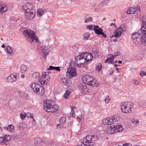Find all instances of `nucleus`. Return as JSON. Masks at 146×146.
<instances>
[{"label": "nucleus", "instance_id": "1", "mask_svg": "<svg viewBox=\"0 0 146 146\" xmlns=\"http://www.w3.org/2000/svg\"><path fill=\"white\" fill-rule=\"evenodd\" d=\"M119 119L120 117L118 115H114L103 120V122L104 124L111 125V126L107 129V132L108 134H113L121 132L123 130V128L122 125L114 123Z\"/></svg>", "mask_w": 146, "mask_h": 146}, {"label": "nucleus", "instance_id": "2", "mask_svg": "<svg viewBox=\"0 0 146 146\" xmlns=\"http://www.w3.org/2000/svg\"><path fill=\"white\" fill-rule=\"evenodd\" d=\"M93 58L92 54L87 52H83L81 54L75 57V62L78 68L84 66L85 63H89Z\"/></svg>", "mask_w": 146, "mask_h": 146}, {"label": "nucleus", "instance_id": "3", "mask_svg": "<svg viewBox=\"0 0 146 146\" xmlns=\"http://www.w3.org/2000/svg\"><path fill=\"white\" fill-rule=\"evenodd\" d=\"M82 80L84 83L91 86L92 87H97L99 84L98 82L96 81L93 77L89 75L83 76Z\"/></svg>", "mask_w": 146, "mask_h": 146}, {"label": "nucleus", "instance_id": "4", "mask_svg": "<svg viewBox=\"0 0 146 146\" xmlns=\"http://www.w3.org/2000/svg\"><path fill=\"white\" fill-rule=\"evenodd\" d=\"M98 139L96 135H88L86 137L81 140V143L84 145L92 146L94 145V141Z\"/></svg>", "mask_w": 146, "mask_h": 146}, {"label": "nucleus", "instance_id": "5", "mask_svg": "<svg viewBox=\"0 0 146 146\" xmlns=\"http://www.w3.org/2000/svg\"><path fill=\"white\" fill-rule=\"evenodd\" d=\"M23 34L27 38L28 41L32 42L35 40L36 42H38V40L36 37V36L33 31L29 29L26 30L23 32Z\"/></svg>", "mask_w": 146, "mask_h": 146}, {"label": "nucleus", "instance_id": "6", "mask_svg": "<svg viewBox=\"0 0 146 146\" xmlns=\"http://www.w3.org/2000/svg\"><path fill=\"white\" fill-rule=\"evenodd\" d=\"M44 109L48 112L54 113L58 110V106L56 105H53L48 100H46L44 103Z\"/></svg>", "mask_w": 146, "mask_h": 146}, {"label": "nucleus", "instance_id": "7", "mask_svg": "<svg viewBox=\"0 0 146 146\" xmlns=\"http://www.w3.org/2000/svg\"><path fill=\"white\" fill-rule=\"evenodd\" d=\"M31 87L34 92L40 96H42L44 93V89L42 86H40L37 83H33Z\"/></svg>", "mask_w": 146, "mask_h": 146}, {"label": "nucleus", "instance_id": "8", "mask_svg": "<svg viewBox=\"0 0 146 146\" xmlns=\"http://www.w3.org/2000/svg\"><path fill=\"white\" fill-rule=\"evenodd\" d=\"M143 20L144 21L142 23V26L140 31L142 35L141 41L143 44L146 46V18H144Z\"/></svg>", "mask_w": 146, "mask_h": 146}, {"label": "nucleus", "instance_id": "9", "mask_svg": "<svg viewBox=\"0 0 146 146\" xmlns=\"http://www.w3.org/2000/svg\"><path fill=\"white\" fill-rule=\"evenodd\" d=\"M131 104H127L126 103H121V107L122 111L125 113H130L131 111V109L133 105V104L131 103Z\"/></svg>", "mask_w": 146, "mask_h": 146}, {"label": "nucleus", "instance_id": "10", "mask_svg": "<svg viewBox=\"0 0 146 146\" xmlns=\"http://www.w3.org/2000/svg\"><path fill=\"white\" fill-rule=\"evenodd\" d=\"M76 72V69L72 67L71 64L70 63L68 68L67 72L66 73V76L70 78H72L73 76L75 77L77 75Z\"/></svg>", "mask_w": 146, "mask_h": 146}, {"label": "nucleus", "instance_id": "11", "mask_svg": "<svg viewBox=\"0 0 146 146\" xmlns=\"http://www.w3.org/2000/svg\"><path fill=\"white\" fill-rule=\"evenodd\" d=\"M49 79V76L46 74V72H42V75L39 78L38 82L41 84L44 85L48 82Z\"/></svg>", "mask_w": 146, "mask_h": 146}, {"label": "nucleus", "instance_id": "12", "mask_svg": "<svg viewBox=\"0 0 146 146\" xmlns=\"http://www.w3.org/2000/svg\"><path fill=\"white\" fill-rule=\"evenodd\" d=\"M35 14V11L34 9L27 10L26 11L25 15L26 18L30 20L32 19L34 17Z\"/></svg>", "mask_w": 146, "mask_h": 146}, {"label": "nucleus", "instance_id": "13", "mask_svg": "<svg viewBox=\"0 0 146 146\" xmlns=\"http://www.w3.org/2000/svg\"><path fill=\"white\" fill-rule=\"evenodd\" d=\"M18 76L17 73H14L8 77L7 80L9 82H13L17 80Z\"/></svg>", "mask_w": 146, "mask_h": 146}, {"label": "nucleus", "instance_id": "14", "mask_svg": "<svg viewBox=\"0 0 146 146\" xmlns=\"http://www.w3.org/2000/svg\"><path fill=\"white\" fill-rule=\"evenodd\" d=\"M93 29L98 35H101L103 31V29L98 25H93Z\"/></svg>", "mask_w": 146, "mask_h": 146}, {"label": "nucleus", "instance_id": "15", "mask_svg": "<svg viewBox=\"0 0 146 146\" xmlns=\"http://www.w3.org/2000/svg\"><path fill=\"white\" fill-rule=\"evenodd\" d=\"M42 53L43 54V58L46 60V56L49 54L48 48L46 46H43L42 47Z\"/></svg>", "mask_w": 146, "mask_h": 146}, {"label": "nucleus", "instance_id": "16", "mask_svg": "<svg viewBox=\"0 0 146 146\" xmlns=\"http://www.w3.org/2000/svg\"><path fill=\"white\" fill-rule=\"evenodd\" d=\"M142 35L139 31H138V32L133 33L132 35V38L134 40L140 37H141V39H142Z\"/></svg>", "mask_w": 146, "mask_h": 146}, {"label": "nucleus", "instance_id": "17", "mask_svg": "<svg viewBox=\"0 0 146 146\" xmlns=\"http://www.w3.org/2000/svg\"><path fill=\"white\" fill-rule=\"evenodd\" d=\"M137 11V9L136 7H130L127 10L126 13L127 14H131L134 13Z\"/></svg>", "mask_w": 146, "mask_h": 146}, {"label": "nucleus", "instance_id": "18", "mask_svg": "<svg viewBox=\"0 0 146 146\" xmlns=\"http://www.w3.org/2000/svg\"><path fill=\"white\" fill-rule=\"evenodd\" d=\"M46 11L44 9H42L41 8L38 9L37 11V15L38 16L41 17L44 13H46Z\"/></svg>", "mask_w": 146, "mask_h": 146}, {"label": "nucleus", "instance_id": "19", "mask_svg": "<svg viewBox=\"0 0 146 146\" xmlns=\"http://www.w3.org/2000/svg\"><path fill=\"white\" fill-rule=\"evenodd\" d=\"M8 10L7 7L5 5H1L0 3V13L5 12Z\"/></svg>", "mask_w": 146, "mask_h": 146}, {"label": "nucleus", "instance_id": "20", "mask_svg": "<svg viewBox=\"0 0 146 146\" xmlns=\"http://www.w3.org/2000/svg\"><path fill=\"white\" fill-rule=\"evenodd\" d=\"M79 88L84 92H86L88 90V89L87 88L86 86L82 84H80L79 85Z\"/></svg>", "mask_w": 146, "mask_h": 146}, {"label": "nucleus", "instance_id": "21", "mask_svg": "<svg viewBox=\"0 0 146 146\" xmlns=\"http://www.w3.org/2000/svg\"><path fill=\"white\" fill-rule=\"evenodd\" d=\"M117 29H119L118 31L120 32V34H122L124 31H125L126 30L125 25H121Z\"/></svg>", "mask_w": 146, "mask_h": 146}, {"label": "nucleus", "instance_id": "22", "mask_svg": "<svg viewBox=\"0 0 146 146\" xmlns=\"http://www.w3.org/2000/svg\"><path fill=\"white\" fill-rule=\"evenodd\" d=\"M5 129L9 131H13L14 129V127L12 125H9L8 127H4Z\"/></svg>", "mask_w": 146, "mask_h": 146}, {"label": "nucleus", "instance_id": "23", "mask_svg": "<svg viewBox=\"0 0 146 146\" xmlns=\"http://www.w3.org/2000/svg\"><path fill=\"white\" fill-rule=\"evenodd\" d=\"M71 92L69 90H67L64 94L63 96L64 98L65 99H68L70 97Z\"/></svg>", "mask_w": 146, "mask_h": 146}, {"label": "nucleus", "instance_id": "24", "mask_svg": "<svg viewBox=\"0 0 146 146\" xmlns=\"http://www.w3.org/2000/svg\"><path fill=\"white\" fill-rule=\"evenodd\" d=\"M3 138L5 143H6V145L7 144V141H9L11 139L10 136L9 135H5Z\"/></svg>", "mask_w": 146, "mask_h": 146}, {"label": "nucleus", "instance_id": "25", "mask_svg": "<svg viewBox=\"0 0 146 146\" xmlns=\"http://www.w3.org/2000/svg\"><path fill=\"white\" fill-rule=\"evenodd\" d=\"M47 70H55L57 71H60V68L59 67H54L50 66H49V68H48Z\"/></svg>", "mask_w": 146, "mask_h": 146}, {"label": "nucleus", "instance_id": "26", "mask_svg": "<svg viewBox=\"0 0 146 146\" xmlns=\"http://www.w3.org/2000/svg\"><path fill=\"white\" fill-rule=\"evenodd\" d=\"M27 70V66L24 64L21 65L20 68V71L21 73H24Z\"/></svg>", "mask_w": 146, "mask_h": 146}, {"label": "nucleus", "instance_id": "27", "mask_svg": "<svg viewBox=\"0 0 146 146\" xmlns=\"http://www.w3.org/2000/svg\"><path fill=\"white\" fill-rule=\"evenodd\" d=\"M119 29H117L115 31V34L114 36L115 37H119L122 34H120V32L118 31Z\"/></svg>", "mask_w": 146, "mask_h": 146}, {"label": "nucleus", "instance_id": "28", "mask_svg": "<svg viewBox=\"0 0 146 146\" xmlns=\"http://www.w3.org/2000/svg\"><path fill=\"white\" fill-rule=\"evenodd\" d=\"M25 4L28 9L30 11H31V10L32 9H33V5L32 4H31L30 3H27Z\"/></svg>", "mask_w": 146, "mask_h": 146}, {"label": "nucleus", "instance_id": "29", "mask_svg": "<svg viewBox=\"0 0 146 146\" xmlns=\"http://www.w3.org/2000/svg\"><path fill=\"white\" fill-rule=\"evenodd\" d=\"M108 56H110V57L107 58L105 61V62L109 61L110 60H111V59H114L115 57L114 55V56H113L112 54H110L108 55Z\"/></svg>", "mask_w": 146, "mask_h": 146}, {"label": "nucleus", "instance_id": "30", "mask_svg": "<svg viewBox=\"0 0 146 146\" xmlns=\"http://www.w3.org/2000/svg\"><path fill=\"white\" fill-rule=\"evenodd\" d=\"M102 68V65L101 63H99L96 67V70L98 72L100 71Z\"/></svg>", "mask_w": 146, "mask_h": 146}, {"label": "nucleus", "instance_id": "31", "mask_svg": "<svg viewBox=\"0 0 146 146\" xmlns=\"http://www.w3.org/2000/svg\"><path fill=\"white\" fill-rule=\"evenodd\" d=\"M92 19H93L92 17H88L85 18L84 22L85 23L89 22L90 21H92Z\"/></svg>", "mask_w": 146, "mask_h": 146}, {"label": "nucleus", "instance_id": "32", "mask_svg": "<svg viewBox=\"0 0 146 146\" xmlns=\"http://www.w3.org/2000/svg\"><path fill=\"white\" fill-rule=\"evenodd\" d=\"M71 109H72V111H71V113L70 114V115L72 117H75V115L74 114L75 112L74 110H73V109L76 108V107L75 106H72L71 107Z\"/></svg>", "mask_w": 146, "mask_h": 146}, {"label": "nucleus", "instance_id": "33", "mask_svg": "<svg viewBox=\"0 0 146 146\" xmlns=\"http://www.w3.org/2000/svg\"><path fill=\"white\" fill-rule=\"evenodd\" d=\"M39 74L38 72L34 73L33 74V77L34 78H37L39 77Z\"/></svg>", "mask_w": 146, "mask_h": 146}, {"label": "nucleus", "instance_id": "34", "mask_svg": "<svg viewBox=\"0 0 146 146\" xmlns=\"http://www.w3.org/2000/svg\"><path fill=\"white\" fill-rule=\"evenodd\" d=\"M131 122L134 124H138L139 123V121L138 119H135L134 118L132 119Z\"/></svg>", "mask_w": 146, "mask_h": 146}, {"label": "nucleus", "instance_id": "35", "mask_svg": "<svg viewBox=\"0 0 146 146\" xmlns=\"http://www.w3.org/2000/svg\"><path fill=\"white\" fill-rule=\"evenodd\" d=\"M6 49L7 52L9 54H11L13 52V50L10 46H8Z\"/></svg>", "mask_w": 146, "mask_h": 146}, {"label": "nucleus", "instance_id": "36", "mask_svg": "<svg viewBox=\"0 0 146 146\" xmlns=\"http://www.w3.org/2000/svg\"><path fill=\"white\" fill-rule=\"evenodd\" d=\"M90 36L89 33H86L83 35L85 39L87 40Z\"/></svg>", "mask_w": 146, "mask_h": 146}, {"label": "nucleus", "instance_id": "37", "mask_svg": "<svg viewBox=\"0 0 146 146\" xmlns=\"http://www.w3.org/2000/svg\"><path fill=\"white\" fill-rule=\"evenodd\" d=\"M26 115V113L24 112H22L21 114H20V117L21 119L22 120H23L25 119Z\"/></svg>", "mask_w": 146, "mask_h": 146}, {"label": "nucleus", "instance_id": "38", "mask_svg": "<svg viewBox=\"0 0 146 146\" xmlns=\"http://www.w3.org/2000/svg\"><path fill=\"white\" fill-rule=\"evenodd\" d=\"M66 119L65 117H62L60 119V122L62 124H63L66 121Z\"/></svg>", "mask_w": 146, "mask_h": 146}, {"label": "nucleus", "instance_id": "39", "mask_svg": "<svg viewBox=\"0 0 146 146\" xmlns=\"http://www.w3.org/2000/svg\"><path fill=\"white\" fill-rule=\"evenodd\" d=\"M3 137H0V144L1 145H6V143H5Z\"/></svg>", "mask_w": 146, "mask_h": 146}, {"label": "nucleus", "instance_id": "40", "mask_svg": "<svg viewBox=\"0 0 146 146\" xmlns=\"http://www.w3.org/2000/svg\"><path fill=\"white\" fill-rule=\"evenodd\" d=\"M110 100V98L109 96H107L105 99V101L106 103H108Z\"/></svg>", "mask_w": 146, "mask_h": 146}, {"label": "nucleus", "instance_id": "41", "mask_svg": "<svg viewBox=\"0 0 146 146\" xmlns=\"http://www.w3.org/2000/svg\"><path fill=\"white\" fill-rule=\"evenodd\" d=\"M71 82L70 80H67L66 82V83L64 84L65 85L67 86H70V84H71Z\"/></svg>", "mask_w": 146, "mask_h": 146}, {"label": "nucleus", "instance_id": "42", "mask_svg": "<svg viewBox=\"0 0 146 146\" xmlns=\"http://www.w3.org/2000/svg\"><path fill=\"white\" fill-rule=\"evenodd\" d=\"M67 80L68 79L66 78H62L61 79V82L63 83V84L64 85L66 83V82Z\"/></svg>", "mask_w": 146, "mask_h": 146}, {"label": "nucleus", "instance_id": "43", "mask_svg": "<svg viewBox=\"0 0 146 146\" xmlns=\"http://www.w3.org/2000/svg\"><path fill=\"white\" fill-rule=\"evenodd\" d=\"M26 116L29 118H31L33 119V116L32 113H28L26 115Z\"/></svg>", "mask_w": 146, "mask_h": 146}, {"label": "nucleus", "instance_id": "44", "mask_svg": "<svg viewBox=\"0 0 146 146\" xmlns=\"http://www.w3.org/2000/svg\"><path fill=\"white\" fill-rule=\"evenodd\" d=\"M22 9L23 10L25 11V13L26 12V11H27V10H29V9H28L27 8L26 4L22 7Z\"/></svg>", "mask_w": 146, "mask_h": 146}, {"label": "nucleus", "instance_id": "45", "mask_svg": "<svg viewBox=\"0 0 146 146\" xmlns=\"http://www.w3.org/2000/svg\"><path fill=\"white\" fill-rule=\"evenodd\" d=\"M87 28L90 30H93V26L92 25H88L86 26Z\"/></svg>", "mask_w": 146, "mask_h": 146}, {"label": "nucleus", "instance_id": "46", "mask_svg": "<svg viewBox=\"0 0 146 146\" xmlns=\"http://www.w3.org/2000/svg\"><path fill=\"white\" fill-rule=\"evenodd\" d=\"M57 129H60L63 127V125L58 124L57 125Z\"/></svg>", "mask_w": 146, "mask_h": 146}, {"label": "nucleus", "instance_id": "47", "mask_svg": "<svg viewBox=\"0 0 146 146\" xmlns=\"http://www.w3.org/2000/svg\"><path fill=\"white\" fill-rule=\"evenodd\" d=\"M140 74L141 76H144L146 74V72L144 71H142L140 72Z\"/></svg>", "mask_w": 146, "mask_h": 146}, {"label": "nucleus", "instance_id": "48", "mask_svg": "<svg viewBox=\"0 0 146 146\" xmlns=\"http://www.w3.org/2000/svg\"><path fill=\"white\" fill-rule=\"evenodd\" d=\"M123 146H132L131 144L129 143H126L124 144Z\"/></svg>", "mask_w": 146, "mask_h": 146}, {"label": "nucleus", "instance_id": "49", "mask_svg": "<svg viewBox=\"0 0 146 146\" xmlns=\"http://www.w3.org/2000/svg\"><path fill=\"white\" fill-rule=\"evenodd\" d=\"M93 52L95 54V56H98V53L97 50H94Z\"/></svg>", "mask_w": 146, "mask_h": 146}, {"label": "nucleus", "instance_id": "50", "mask_svg": "<svg viewBox=\"0 0 146 146\" xmlns=\"http://www.w3.org/2000/svg\"><path fill=\"white\" fill-rule=\"evenodd\" d=\"M134 83L135 85H138L139 84V82L136 80H134Z\"/></svg>", "mask_w": 146, "mask_h": 146}, {"label": "nucleus", "instance_id": "51", "mask_svg": "<svg viewBox=\"0 0 146 146\" xmlns=\"http://www.w3.org/2000/svg\"><path fill=\"white\" fill-rule=\"evenodd\" d=\"M114 60L113 59H111L109 61V63H111V64H113L114 63Z\"/></svg>", "mask_w": 146, "mask_h": 146}, {"label": "nucleus", "instance_id": "52", "mask_svg": "<svg viewBox=\"0 0 146 146\" xmlns=\"http://www.w3.org/2000/svg\"><path fill=\"white\" fill-rule=\"evenodd\" d=\"M116 70L117 72L120 73L121 72V69L117 68H116Z\"/></svg>", "mask_w": 146, "mask_h": 146}, {"label": "nucleus", "instance_id": "53", "mask_svg": "<svg viewBox=\"0 0 146 146\" xmlns=\"http://www.w3.org/2000/svg\"><path fill=\"white\" fill-rule=\"evenodd\" d=\"M102 35L104 37L106 38L107 37V35H106L105 34L103 33V31L101 35Z\"/></svg>", "mask_w": 146, "mask_h": 146}, {"label": "nucleus", "instance_id": "54", "mask_svg": "<svg viewBox=\"0 0 146 146\" xmlns=\"http://www.w3.org/2000/svg\"><path fill=\"white\" fill-rule=\"evenodd\" d=\"M120 55V53L119 52H118L117 53H116L114 55V56L115 57L116 56H118Z\"/></svg>", "mask_w": 146, "mask_h": 146}, {"label": "nucleus", "instance_id": "55", "mask_svg": "<svg viewBox=\"0 0 146 146\" xmlns=\"http://www.w3.org/2000/svg\"><path fill=\"white\" fill-rule=\"evenodd\" d=\"M122 61H121V60H119V61H117V60H116L115 61V63L116 62H118L119 64H122Z\"/></svg>", "mask_w": 146, "mask_h": 146}, {"label": "nucleus", "instance_id": "56", "mask_svg": "<svg viewBox=\"0 0 146 146\" xmlns=\"http://www.w3.org/2000/svg\"><path fill=\"white\" fill-rule=\"evenodd\" d=\"M110 25L111 26H113V27H116V25L114 23H111L110 24Z\"/></svg>", "mask_w": 146, "mask_h": 146}, {"label": "nucleus", "instance_id": "57", "mask_svg": "<svg viewBox=\"0 0 146 146\" xmlns=\"http://www.w3.org/2000/svg\"><path fill=\"white\" fill-rule=\"evenodd\" d=\"M137 11L138 12H140L141 11V9L140 8H137Z\"/></svg>", "mask_w": 146, "mask_h": 146}, {"label": "nucleus", "instance_id": "58", "mask_svg": "<svg viewBox=\"0 0 146 146\" xmlns=\"http://www.w3.org/2000/svg\"><path fill=\"white\" fill-rule=\"evenodd\" d=\"M21 77L22 78H24L25 77V75L24 74H22L21 76Z\"/></svg>", "mask_w": 146, "mask_h": 146}, {"label": "nucleus", "instance_id": "59", "mask_svg": "<svg viewBox=\"0 0 146 146\" xmlns=\"http://www.w3.org/2000/svg\"><path fill=\"white\" fill-rule=\"evenodd\" d=\"M1 47H2V48H5V45L4 44H3L1 46Z\"/></svg>", "mask_w": 146, "mask_h": 146}, {"label": "nucleus", "instance_id": "60", "mask_svg": "<svg viewBox=\"0 0 146 146\" xmlns=\"http://www.w3.org/2000/svg\"><path fill=\"white\" fill-rule=\"evenodd\" d=\"M19 127H20V128H21V129H23V128H21V127H22V125H19Z\"/></svg>", "mask_w": 146, "mask_h": 146}, {"label": "nucleus", "instance_id": "61", "mask_svg": "<svg viewBox=\"0 0 146 146\" xmlns=\"http://www.w3.org/2000/svg\"><path fill=\"white\" fill-rule=\"evenodd\" d=\"M106 1V3H108L109 2V0H106L105 1Z\"/></svg>", "mask_w": 146, "mask_h": 146}, {"label": "nucleus", "instance_id": "62", "mask_svg": "<svg viewBox=\"0 0 146 146\" xmlns=\"http://www.w3.org/2000/svg\"><path fill=\"white\" fill-rule=\"evenodd\" d=\"M114 65L116 67H117V66H120V65H117V64H114Z\"/></svg>", "mask_w": 146, "mask_h": 146}, {"label": "nucleus", "instance_id": "63", "mask_svg": "<svg viewBox=\"0 0 146 146\" xmlns=\"http://www.w3.org/2000/svg\"><path fill=\"white\" fill-rule=\"evenodd\" d=\"M113 72H114V71H113H113H112V72L111 73H110V75H111V74H112V73H113Z\"/></svg>", "mask_w": 146, "mask_h": 146}, {"label": "nucleus", "instance_id": "64", "mask_svg": "<svg viewBox=\"0 0 146 146\" xmlns=\"http://www.w3.org/2000/svg\"><path fill=\"white\" fill-rule=\"evenodd\" d=\"M35 119H33V122H35Z\"/></svg>", "mask_w": 146, "mask_h": 146}]
</instances>
